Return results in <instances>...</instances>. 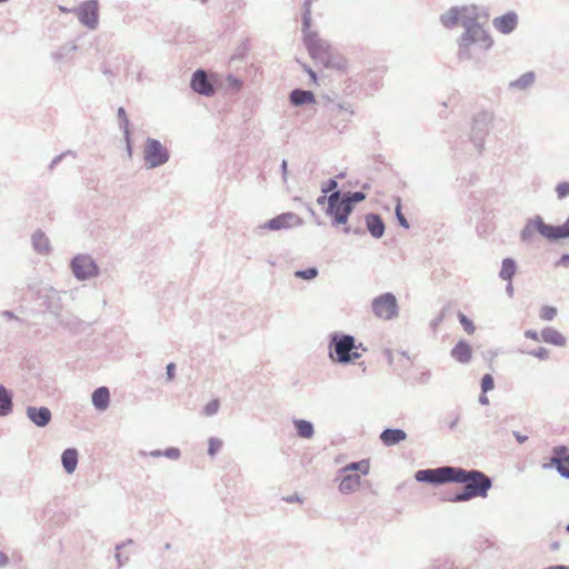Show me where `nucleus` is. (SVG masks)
Here are the masks:
<instances>
[{
	"label": "nucleus",
	"mask_w": 569,
	"mask_h": 569,
	"mask_svg": "<svg viewBox=\"0 0 569 569\" xmlns=\"http://www.w3.org/2000/svg\"><path fill=\"white\" fill-rule=\"evenodd\" d=\"M476 7L465 6V59L481 62L493 46V39L485 28L488 13L476 12Z\"/></svg>",
	"instance_id": "nucleus-1"
},
{
	"label": "nucleus",
	"mask_w": 569,
	"mask_h": 569,
	"mask_svg": "<svg viewBox=\"0 0 569 569\" xmlns=\"http://www.w3.org/2000/svg\"><path fill=\"white\" fill-rule=\"evenodd\" d=\"M538 232L549 241H559L569 238V218L565 223L559 226L548 224L541 216H535L527 220L525 227L520 231L521 242L529 243L532 241L533 233Z\"/></svg>",
	"instance_id": "nucleus-2"
},
{
	"label": "nucleus",
	"mask_w": 569,
	"mask_h": 569,
	"mask_svg": "<svg viewBox=\"0 0 569 569\" xmlns=\"http://www.w3.org/2000/svg\"><path fill=\"white\" fill-rule=\"evenodd\" d=\"M305 44L315 60H319L327 68L343 70L347 68V60L333 51L332 48L321 40L316 32H306Z\"/></svg>",
	"instance_id": "nucleus-3"
},
{
	"label": "nucleus",
	"mask_w": 569,
	"mask_h": 569,
	"mask_svg": "<svg viewBox=\"0 0 569 569\" xmlns=\"http://www.w3.org/2000/svg\"><path fill=\"white\" fill-rule=\"evenodd\" d=\"M492 120L493 116L488 111H481L472 118L469 141L478 154H480L485 149L486 137L489 133Z\"/></svg>",
	"instance_id": "nucleus-4"
},
{
	"label": "nucleus",
	"mask_w": 569,
	"mask_h": 569,
	"mask_svg": "<svg viewBox=\"0 0 569 569\" xmlns=\"http://www.w3.org/2000/svg\"><path fill=\"white\" fill-rule=\"evenodd\" d=\"M492 486L491 479L479 470H465V501L486 498Z\"/></svg>",
	"instance_id": "nucleus-5"
},
{
	"label": "nucleus",
	"mask_w": 569,
	"mask_h": 569,
	"mask_svg": "<svg viewBox=\"0 0 569 569\" xmlns=\"http://www.w3.org/2000/svg\"><path fill=\"white\" fill-rule=\"evenodd\" d=\"M415 477L418 481L430 483L461 482L462 469L452 467L425 469L417 471Z\"/></svg>",
	"instance_id": "nucleus-6"
},
{
	"label": "nucleus",
	"mask_w": 569,
	"mask_h": 569,
	"mask_svg": "<svg viewBox=\"0 0 569 569\" xmlns=\"http://www.w3.org/2000/svg\"><path fill=\"white\" fill-rule=\"evenodd\" d=\"M370 470V461L365 459L358 462H352L347 465L342 469L343 477L339 483V490L342 493H350L359 489L360 487V476L355 473H349L351 471H359L362 475H368Z\"/></svg>",
	"instance_id": "nucleus-7"
},
{
	"label": "nucleus",
	"mask_w": 569,
	"mask_h": 569,
	"mask_svg": "<svg viewBox=\"0 0 569 569\" xmlns=\"http://www.w3.org/2000/svg\"><path fill=\"white\" fill-rule=\"evenodd\" d=\"M352 207L345 200L339 191L328 197L327 214L333 219L335 224H346Z\"/></svg>",
	"instance_id": "nucleus-8"
},
{
	"label": "nucleus",
	"mask_w": 569,
	"mask_h": 569,
	"mask_svg": "<svg viewBox=\"0 0 569 569\" xmlns=\"http://www.w3.org/2000/svg\"><path fill=\"white\" fill-rule=\"evenodd\" d=\"M372 309L377 317L386 320L391 319L397 315V300L391 293L381 295L373 300Z\"/></svg>",
	"instance_id": "nucleus-9"
},
{
	"label": "nucleus",
	"mask_w": 569,
	"mask_h": 569,
	"mask_svg": "<svg viewBox=\"0 0 569 569\" xmlns=\"http://www.w3.org/2000/svg\"><path fill=\"white\" fill-rule=\"evenodd\" d=\"M335 353L339 362H348L361 357L356 350L355 340L351 336H343L335 340Z\"/></svg>",
	"instance_id": "nucleus-10"
},
{
	"label": "nucleus",
	"mask_w": 569,
	"mask_h": 569,
	"mask_svg": "<svg viewBox=\"0 0 569 569\" xmlns=\"http://www.w3.org/2000/svg\"><path fill=\"white\" fill-rule=\"evenodd\" d=\"M72 271L78 279L93 277L98 272L94 261L84 254L77 256L71 263Z\"/></svg>",
	"instance_id": "nucleus-11"
},
{
	"label": "nucleus",
	"mask_w": 569,
	"mask_h": 569,
	"mask_svg": "<svg viewBox=\"0 0 569 569\" xmlns=\"http://www.w3.org/2000/svg\"><path fill=\"white\" fill-rule=\"evenodd\" d=\"M144 159L150 167H157L168 160V152L159 141L149 140L146 146Z\"/></svg>",
	"instance_id": "nucleus-12"
},
{
	"label": "nucleus",
	"mask_w": 569,
	"mask_h": 569,
	"mask_svg": "<svg viewBox=\"0 0 569 569\" xmlns=\"http://www.w3.org/2000/svg\"><path fill=\"white\" fill-rule=\"evenodd\" d=\"M77 16L79 20L87 27L93 29L98 23V2L97 0H89L82 3L77 9Z\"/></svg>",
	"instance_id": "nucleus-13"
},
{
	"label": "nucleus",
	"mask_w": 569,
	"mask_h": 569,
	"mask_svg": "<svg viewBox=\"0 0 569 569\" xmlns=\"http://www.w3.org/2000/svg\"><path fill=\"white\" fill-rule=\"evenodd\" d=\"M300 223V218L292 212L281 213L269 221H267L262 228L268 230H281L289 229Z\"/></svg>",
	"instance_id": "nucleus-14"
},
{
	"label": "nucleus",
	"mask_w": 569,
	"mask_h": 569,
	"mask_svg": "<svg viewBox=\"0 0 569 569\" xmlns=\"http://www.w3.org/2000/svg\"><path fill=\"white\" fill-rule=\"evenodd\" d=\"M519 23L518 14L515 11H508L507 13L496 17L492 20L493 28L502 34H510L513 32Z\"/></svg>",
	"instance_id": "nucleus-15"
},
{
	"label": "nucleus",
	"mask_w": 569,
	"mask_h": 569,
	"mask_svg": "<svg viewBox=\"0 0 569 569\" xmlns=\"http://www.w3.org/2000/svg\"><path fill=\"white\" fill-rule=\"evenodd\" d=\"M191 87L196 92L204 96H211L214 92L213 86L208 81L207 74L202 70L194 72Z\"/></svg>",
	"instance_id": "nucleus-16"
},
{
	"label": "nucleus",
	"mask_w": 569,
	"mask_h": 569,
	"mask_svg": "<svg viewBox=\"0 0 569 569\" xmlns=\"http://www.w3.org/2000/svg\"><path fill=\"white\" fill-rule=\"evenodd\" d=\"M27 415L29 419L39 427L47 426L51 420V412L48 408L41 407H29L27 409Z\"/></svg>",
	"instance_id": "nucleus-17"
},
{
	"label": "nucleus",
	"mask_w": 569,
	"mask_h": 569,
	"mask_svg": "<svg viewBox=\"0 0 569 569\" xmlns=\"http://www.w3.org/2000/svg\"><path fill=\"white\" fill-rule=\"evenodd\" d=\"M540 337L543 342L553 345L557 347H565L567 343L566 337L552 327H546L541 330Z\"/></svg>",
	"instance_id": "nucleus-18"
},
{
	"label": "nucleus",
	"mask_w": 569,
	"mask_h": 569,
	"mask_svg": "<svg viewBox=\"0 0 569 569\" xmlns=\"http://www.w3.org/2000/svg\"><path fill=\"white\" fill-rule=\"evenodd\" d=\"M536 81V73L528 71L521 74L518 79L510 81L508 84L509 90L526 91L533 86Z\"/></svg>",
	"instance_id": "nucleus-19"
},
{
	"label": "nucleus",
	"mask_w": 569,
	"mask_h": 569,
	"mask_svg": "<svg viewBox=\"0 0 569 569\" xmlns=\"http://www.w3.org/2000/svg\"><path fill=\"white\" fill-rule=\"evenodd\" d=\"M110 392L107 387H100L92 393V403L98 410H106L109 406Z\"/></svg>",
	"instance_id": "nucleus-20"
},
{
	"label": "nucleus",
	"mask_w": 569,
	"mask_h": 569,
	"mask_svg": "<svg viewBox=\"0 0 569 569\" xmlns=\"http://www.w3.org/2000/svg\"><path fill=\"white\" fill-rule=\"evenodd\" d=\"M406 432L401 429H386L380 435V439L386 446H393L406 439Z\"/></svg>",
	"instance_id": "nucleus-21"
},
{
	"label": "nucleus",
	"mask_w": 569,
	"mask_h": 569,
	"mask_svg": "<svg viewBox=\"0 0 569 569\" xmlns=\"http://www.w3.org/2000/svg\"><path fill=\"white\" fill-rule=\"evenodd\" d=\"M366 224L370 233L376 237L380 238L382 237L385 232V224L381 220V218L377 214H369L366 217Z\"/></svg>",
	"instance_id": "nucleus-22"
},
{
	"label": "nucleus",
	"mask_w": 569,
	"mask_h": 569,
	"mask_svg": "<svg viewBox=\"0 0 569 569\" xmlns=\"http://www.w3.org/2000/svg\"><path fill=\"white\" fill-rule=\"evenodd\" d=\"M516 270H517V263H516L515 259L505 258L501 262V269L499 272V277L502 280L510 282V281H512Z\"/></svg>",
	"instance_id": "nucleus-23"
},
{
	"label": "nucleus",
	"mask_w": 569,
	"mask_h": 569,
	"mask_svg": "<svg viewBox=\"0 0 569 569\" xmlns=\"http://www.w3.org/2000/svg\"><path fill=\"white\" fill-rule=\"evenodd\" d=\"M290 101L295 106H300L305 103H315L316 99L311 91H305V90H293L290 94Z\"/></svg>",
	"instance_id": "nucleus-24"
},
{
	"label": "nucleus",
	"mask_w": 569,
	"mask_h": 569,
	"mask_svg": "<svg viewBox=\"0 0 569 569\" xmlns=\"http://www.w3.org/2000/svg\"><path fill=\"white\" fill-rule=\"evenodd\" d=\"M62 465L66 471L69 473L76 470L78 465V453L76 449H67L62 453Z\"/></svg>",
	"instance_id": "nucleus-25"
},
{
	"label": "nucleus",
	"mask_w": 569,
	"mask_h": 569,
	"mask_svg": "<svg viewBox=\"0 0 569 569\" xmlns=\"http://www.w3.org/2000/svg\"><path fill=\"white\" fill-rule=\"evenodd\" d=\"M461 18V12L459 9L453 8L447 11L441 17V22L446 28H455L459 24Z\"/></svg>",
	"instance_id": "nucleus-26"
},
{
	"label": "nucleus",
	"mask_w": 569,
	"mask_h": 569,
	"mask_svg": "<svg viewBox=\"0 0 569 569\" xmlns=\"http://www.w3.org/2000/svg\"><path fill=\"white\" fill-rule=\"evenodd\" d=\"M32 243L38 252L44 253L50 249L49 239L42 232H36L32 237Z\"/></svg>",
	"instance_id": "nucleus-27"
},
{
	"label": "nucleus",
	"mask_w": 569,
	"mask_h": 569,
	"mask_svg": "<svg viewBox=\"0 0 569 569\" xmlns=\"http://www.w3.org/2000/svg\"><path fill=\"white\" fill-rule=\"evenodd\" d=\"M12 401L10 393L4 387L0 386V416L8 415L11 411Z\"/></svg>",
	"instance_id": "nucleus-28"
},
{
	"label": "nucleus",
	"mask_w": 569,
	"mask_h": 569,
	"mask_svg": "<svg viewBox=\"0 0 569 569\" xmlns=\"http://www.w3.org/2000/svg\"><path fill=\"white\" fill-rule=\"evenodd\" d=\"M295 426L301 438L309 439L313 436V426L311 422L300 419L295 421Z\"/></svg>",
	"instance_id": "nucleus-29"
},
{
	"label": "nucleus",
	"mask_w": 569,
	"mask_h": 569,
	"mask_svg": "<svg viewBox=\"0 0 569 569\" xmlns=\"http://www.w3.org/2000/svg\"><path fill=\"white\" fill-rule=\"evenodd\" d=\"M567 461H561L558 458H551L550 465L553 466L562 478L569 476V468L566 466Z\"/></svg>",
	"instance_id": "nucleus-30"
},
{
	"label": "nucleus",
	"mask_w": 569,
	"mask_h": 569,
	"mask_svg": "<svg viewBox=\"0 0 569 569\" xmlns=\"http://www.w3.org/2000/svg\"><path fill=\"white\" fill-rule=\"evenodd\" d=\"M557 312H558L557 308L551 307V306H543L540 309L539 316L545 321H551L557 316Z\"/></svg>",
	"instance_id": "nucleus-31"
},
{
	"label": "nucleus",
	"mask_w": 569,
	"mask_h": 569,
	"mask_svg": "<svg viewBox=\"0 0 569 569\" xmlns=\"http://www.w3.org/2000/svg\"><path fill=\"white\" fill-rule=\"evenodd\" d=\"M493 387H495L493 377L489 373H486L481 379V391L483 393H487L488 391L492 390Z\"/></svg>",
	"instance_id": "nucleus-32"
},
{
	"label": "nucleus",
	"mask_w": 569,
	"mask_h": 569,
	"mask_svg": "<svg viewBox=\"0 0 569 569\" xmlns=\"http://www.w3.org/2000/svg\"><path fill=\"white\" fill-rule=\"evenodd\" d=\"M568 448L566 446H556L552 449V457L551 458H558L561 461H567Z\"/></svg>",
	"instance_id": "nucleus-33"
},
{
	"label": "nucleus",
	"mask_w": 569,
	"mask_h": 569,
	"mask_svg": "<svg viewBox=\"0 0 569 569\" xmlns=\"http://www.w3.org/2000/svg\"><path fill=\"white\" fill-rule=\"evenodd\" d=\"M296 277L305 279V280H311L318 276V270L316 268H309L306 270H299L296 271Z\"/></svg>",
	"instance_id": "nucleus-34"
},
{
	"label": "nucleus",
	"mask_w": 569,
	"mask_h": 569,
	"mask_svg": "<svg viewBox=\"0 0 569 569\" xmlns=\"http://www.w3.org/2000/svg\"><path fill=\"white\" fill-rule=\"evenodd\" d=\"M222 445H223L222 440H220L218 438H210L208 453L210 456H214L222 448Z\"/></svg>",
	"instance_id": "nucleus-35"
},
{
	"label": "nucleus",
	"mask_w": 569,
	"mask_h": 569,
	"mask_svg": "<svg viewBox=\"0 0 569 569\" xmlns=\"http://www.w3.org/2000/svg\"><path fill=\"white\" fill-rule=\"evenodd\" d=\"M556 192H557L558 199H560V200L568 197L569 196V182L565 181V182L558 183L556 187Z\"/></svg>",
	"instance_id": "nucleus-36"
},
{
	"label": "nucleus",
	"mask_w": 569,
	"mask_h": 569,
	"mask_svg": "<svg viewBox=\"0 0 569 569\" xmlns=\"http://www.w3.org/2000/svg\"><path fill=\"white\" fill-rule=\"evenodd\" d=\"M528 355L533 356L540 360H547L549 358V350L545 347H539L538 349L529 351Z\"/></svg>",
	"instance_id": "nucleus-37"
},
{
	"label": "nucleus",
	"mask_w": 569,
	"mask_h": 569,
	"mask_svg": "<svg viewBox=\"0 0 569 569\" xmlns=\"http://www.w3.org/2000/svg\"><path fill=\"white\" fill-rule=\"evenodd\" d=\"M345 200H347L350 206L352 207V203L360 202L365 200L366 196L362 192H353L350 194H347L346 197H342Z\"/></svg>",
	"instance_id": "nucleus-38"
},
{
	"label": "nucleus",
	"mask_w": 569,
	"mask_h": 569,
	"mask_svg": "<svg viewBox=\"0 0 569 569\" xmlns=\"http://www.w3.org/2000/svg\"><path fill=\"white\" fill-rule=\"evenodd\" d=\"M219 409V402L218 400H212L210 401L206 407H204V413L207 416H211L213 413H216Z\"/></svg>",
	"instance_id": "nucleus-39"
},
{
	"label": "nucleus",
	"mask_w": 569,
	"mask_h": 569,
	"mask_svg": "<svg viewBox=\"0 0 569 569\" xmlns=\"http://www.w3.org/2000/svg\"><path fill=\"white\" fill-rule=\"evenodd\" d=\"M342 111L347 112L348 114L352 113V110H350L349 108H343L342 106H339L338 108L332 110L331 120H336Z\"/></svg>",
	"instance_id": "nucleus-40"
},
{
	"label": "nucleus",
	"mask_w": 569,
	"mask_h": 569,
	"mask_svg": "<svg viewBox=\"0 0 569 569\" xmlns=\"http://www.w3.org/2000/svg\"><path fill=\"white\" fill-rule=\"evenodd\" d=\"M337 186H338L337 181H336V180H333V179H330V180H328V181L323 184V187H322V192H323V193H328V192H330V191H333V190L337 188Z\"/></svg>",
	"instance_id": "nucleus-41"
},
{
	"label": "nucleus",
	"mask_w": 569,
	"mask_h": 569,
	"mask_svg": "<svg viewBox=\"0 0 569 569\" xmlns=\"http://www.w3.org/2000/svg\"><path fill=\"white\" fill-rule=\"evenodd\" d=\"M556 267H569V253H563L558 261L556 262Z\"/></svg>",
	"instance_id": "nucleus-42"
},
{
	"label": "nucleus",
	"mask_w": 569,
	"mask_h": 569,
	"mask_svg": "<svg viewBox=\"0 0 569 569\" xmlns=\"http://www.w3.org/2000/svg\"><path fill=\"white\" fill-rule=\"evenodd\" d=\"M118 117L122 121L123 128L127 130V128H128V118H127V114H126V111H124L123 108H119L118 109Z\"/></svg>",
	"instance_id": "nucleus-43"
},
{
	"label": "nucleus",
	"mask_w": 569,
	"mask_h": 569,
	"mask_svg": "<svg viewBox=\"0 0 569 569\" xmlns=\"http://www.w3.org/2000/svg\"><path fill=\"white\" fill-rule=\"evenodd\" d=\"M465 332L471 335L475 332L473 322L465 316Z\"/></svg>",
	"instance_id": "nucleus-44"
},
{
	"label": "nucleus",
	"mask_w": 569,
	"mask_h": 569,
	"mask_svg": "<svg viewBox=\"0 0 569 569\" xmlns=\"http://www.w3.org/2000/svg\"><path fill=\"white\" fill-rule=\"evenodd\" d=\"M525 337L535 341L539 340V333L536 330L528 329L525 331Z\"/></svg>",
	"instance_id": "nucleus-45"
},
{
	"label": "nucleus",
	"mask_w": 569,
	"mask_h": 569,
	"mask_svg": "<svg viewBox=\"0 0 569 569\" xmlns=\"http://www.w3.org/2000/svg\"><path fill=\"white\" fill-rule=\"evenodd\" d=\"M462 343L461 342H458L457 346L453 348L452 350V355L458 359V360H462V348H461Z\"/></svg>",
	"instance_id": "nucleus-46"
},
{
	"label": "nucleus",
	"mask_w": 569,
	"mask_h": 569,
	"mask_svg": "<svg viewBox=\"0 0 569 569\" xmlns=\"http://www.w3.org/2000/svg\"><path fill=\"white\" fill-rule=\"evenodd\" d=\"M310 21H311V18H310V11L307 10V12L305 13L303 16V27H305V33L306 32H310L309 31V27H310Z\"/></svg>",
	"instance_id": "nucleus-47"
},
{
	"label": "nucleus",
	"mask_w": 569,
	"mask_h": 569,
	"mask_svg": "<svg viewBox=\"0 0 569 569\" xmlns=\"http://www.w3.org/2000/svg\"><path fill=\"white\" fill-rule=\"evenodd\" d=\"M472 349L471 347L465 342V363L468 362L471 358Z\"/></svg>",
	"instance_id": "nucleus-48"
},
{
	"label": "nucleus",
	"mask_w": 569,
	"mask_h": 569,
	"mask_svg": "<svg viewBox=\"0 0 569 569\" xmlns=\"http://www.w3.org/2000/svg\"><path fill=\"white\" fill-rule=\"evenodd\" d=\"M174 369H176V367H174V365H173V363H169V365L167 366V375H168V378H169L170 380H171V379H173V377H174Z\"/></svg>",
	"instance_id": "nucleus-49"
},
{
	"label": "nucleus",
	"mask_w": 569,
	"mask_h": 569,
	"mask_svg": "<svg viewBox=\"0 0 569 569\" xmlns=\"http://www.w3.org/2000/svg\"><path fill=\"white\" fill-rule=\"evenodd\" d=\"M397 216H398L400 224L403 226L405 228H408L409 224H408L406 218L400 213V209L399 208L397 209Z\"/></svg>",
	"instance_id": "nucleus-50"
},
{
	"label": "nucleus",
	"mask_w": 569,
	"mask_h": 569,
	"mask_svg": "<svg viewBox=\"0 0 569 569\" xmlns=\"http://www.w3.org/2000/svg\"><path fill=\"white\" fill-rule=\"evenodd\" d=\"M512 433L519 443H523L528 439L527 436L521 435L519 431H513Z\"/></svg>",
	"instance_id": "nucleus-51"
},
{
	"label": "nucleus",
	"mask_w": 569,
	"mask_h": 569,
	"mask_svg": "<svg viewBox=\"0 0 569 569\" xmlns=\"http://www.w3.org/2000/svg\"><path fill=\"white\" fill-rule=\"evenodd\" d=\"M506 292L509 297H512L513 295V286H512V281L508 282L507 286H506Z\"/></svg>",
	"instance_id": "nucleus-52"
},
{
	"label": "nucleus",
	"mask_w": 569,
	"mask_h": 569,
	"mask_svg": "<svg viewBox=\"0 0 569 569\" xmlns=\"http://www.w3.org/2000/svg\"><path fill=\"white\" fill-rule=\"evenodd\" d=\"M8 563V557L6 553L0 552V567H3Z\"/></svg>",
	"instance_id": "nucleus-53"
},
{
	"label": "nucleus",
	"mask_w": 569,
	"mask_h": 569,
	"mask_svg": "<svg viewBox=\"0 0 569 569\" xmlns=\"http://www.w3.org/2000/svg\"><path fill=\"white\" fill-rule=\"evenodd\" d=\"M479 402H480L481 405H488V403H489V399H488V397L486 396V393H483V392H482V393L480 395V397H479Z\"/></svg>",
	"instance_id": "nucleus-54"
},
{
	"label": "nucleus",
	"mask_w": 569,
	"mask_h": 569,
	"mask_svg": "<svg viewBox=\"0 0 569 569\" xmlns=\"http://www.w3.org/2000/svg\"><path fill=\"white\" fill-rule=\"evenodd\" d=\"M307 72L309 73V76L311 78V81L313 83H317V74H316V72L313 70H311V69H307Z\"/></svg>",
	"instance_id": "nucleus-55"
},
{
	"label": "nucleus",
	"mask_w": 569,
	"mask_h": 569,
	"mask_svg": "<svg viewBox=\"0 0 569 569\" xmlns=\"http://www.w3.org/2000/svg\"><path fill=\"white\" fill-rule=\"evenodd\" d=\"M551 550L552 551H556L560 548V542L559 541H553L550 546Z\"/></svg>",
	"instance_id": "nucleus-56"
},
{
	"label": "nucleus",
	"mask_w": 569,
	"mask_h": 569,
	"mask_svg": "<svg viewBox=\"0 0 569 569\" xmlns=\"http://www.w3.org/2000/svg\"><path fill=\"white\" fill-rule=\"evenodd\" d=\"M325 200H326V196H322L318 199V203L319 204H323L325 203Z\"/></svg>",
	"instance_id": "nucleus-57"
},
{
	"label": "nucleus",
	"mask_w": 569,
	"mask_h": 569,
	"mask_svg": "<svg viewBox=\"0 0 569 569\" xmlns=\"http://www.w3.org/2000/svg\"><path fill=\"white\" fill-rule=\"evenodd\" d=\"M455 500H462V492L456 493Z\"/></svg>",
	"instance_id": "nucleus-58"
},
{
	"label": "nucleus",
	"mask_w": 569,
	"mask_h": 569,
	"mask_svg": "<svg viewBox=\"0 0 569 569\" xmlns=\"http://www.w3.org/2000/svg\"><path fill=\"white\" fill-rule=\"evenodd\" d=\"M173 452H170L169 456L170 457H177L178 456V451L177 450H172Z\"/></svg>",
	"instance_id": "nucleus-59"
},
{
	"label": "nucleus",
	"mask_w": 569,
	"mask_h": 569,
	"mask_svg": "<svg viewBox=\"0 0 569 569\" xmlns=\"http://www.w3.org/2000/svg\"><path fill=\"white\" fill-rule=\"evenodd\" d=\"M60 10H61L62 12H67V11H68V9L62 8V7H60Z\"/></svg>",
	"instance_id": "nucleus-60"
},
{
	"label": "nucleus",
	"mask_w": 569,
	"mask_h": 569,
	"mask_svg": "<svg viewBox=\"0 0 569 569\" xmlns=\"http://www.w3.org/2000/svg\"><path fill=\"white\" fill-rule=\"evenodd\" d=\"M566 531L569 533V523L566 527Z\"/></svg>",
	"instance_id": "nucleus-61"
}]
</instances>
